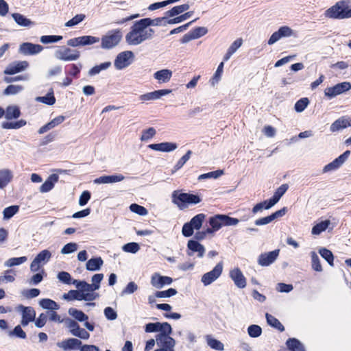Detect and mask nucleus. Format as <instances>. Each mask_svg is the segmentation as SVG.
<instances>
[{
    "label": "nucleus",
    "mask_w": 351,
    "mask_h": 351,
    "mask_svg": "<svg viewBox=\"0 0 351 351\" xmlns=\"http://www.w3.org/2000/svg\"><path fill=\"white\" fill-rule=\"evenodd\" d=\"M19 308L22 311L21 324L23 326H27L30 322L35 319L36 312L33 308L20 306Z\"/></svg>",
    "instance_id": "nucleus-27"
},
{
    "label": "nucleus",
    "mask_w": 351,
    "mask_h": 351,
    "mask_svg": "<svg viewBox=\"0 0 351 351\" xmlns=\"http://www.w3.org/2000/svg\"><path fill=\"white\" fill-rule=\"evenodd\" d=\"M12 16L14 21L20 26L29 27L34 25V22H32L30 19L26 18L21 14L14 13L12 14Z\"/></svg>",
    "instance_id": "nucleus-39"
},
{
    "label": "nucleus",
    "mask_w": 351,
    "mask_h": 351,
    "mask_svg": "<svg viewBox=\"0 0 351 351\" xmlns=\"http://www.w3.org/2000/svg\"><path fill=\"white\" fill-rule=\"evenodd\" d=\"M23 90V86L21 85H9L4 90V95H16Z\"/></svg>",
    "instance_id": "nucleus-63"
},
{
    "label": "nucleus",
    "mask_w": 351,
    "mask_h": 351,
    "mask_svg": "<svg viewBox=\"0 0 351 351\" xmlns=\"http://www.w3.org/2000/svg\"><path fill=\"white\" fill-rule=\"evenodd\" d=\"M331 222L328 219L321 221L315 223L311 230V234L315 236L319 235L323 232L326 231L330 226Z\"/></svg>",
    "instance_id": "nucleus-33"
},
{
    "label": "nucleus",
    "mask_w": 351,
    "mask_h": 351,
    "mask_svg": "<svg viewBox=\"0 0 351 351\" xmlns=\"http://www.w3.org/2000/svg\"><path fill=\"white\" fill-rule=\"evenodd\" d=\"M275 204L272 203V202L270 199L263 201L262 202H260L257 204H256L252 211L254 214L261 213L263 211V209L268 210L271 208L272 206H274Z\"/></svg>",
    "instance_id": "nucleus-46"
},
{
    "label": "nucleus",
    "mask_w": 351,
    "mask_h": 351,
    "mask_svg": "<svg viewBox=\"0 0 351 351\" xmlns=\"http://www.w3.org/2000/svg\"><path fill=\"white\" fill-rule=\"evenodd\" d=\"M63 37L62 36L58 35H47V36H42L40 38V40L43 44H49L58 43L62 40Z\"/></svg>",
    "instance_id": "nucleus-59"
},
{
    "label": "nucleus",
    "mask_w": 351,
    "mask_h": 351,
    "mask_svg": "<svg viewBox=\"0 0 351 351\" xmlns=\"http://www.w3.org/2000/svg\"><path fill=\"white\" fill-rule=\"evenodd\" d=\"M247 333L250 337L253 338L258 337L262 334V329L258 325H250L247 328Z\"/></svg>",
    "instance_id": "nucleus-61"
},
{
    "label": "nucleus",
    "mask_w": 351,
    "mask_h": 351,
    "mask_svg": "<svg viewBox=\"0 0 351 351\" xmlns=\"http://www.w3.org/2000/svg\"><path fill=\"white\" fill-rule=\"evenodd\" d=\"M62 298L67 301H73V300H83V298L80 294V290H70L68 293H64Z\"/></svg>",
    "instance_id": "nucleus-50"
},
{
    "label": "nucleus",
    "mask_w": 351,
    "mask_h": 351,
    "mask_svg": "<svg viewBox=\"0 0 351 351\" xmlns=\"http://www.w3.org/2000/svg\"><path fill=\"white\" fill-rule=\"evenodd\" d=\"M265 316L267 319V322L269 326L278 329L281 332L284 331L285 328L282 326V324L279 322L278 319H277L275 317L269 313H266Z\"/></svg>",
    "instance_id": "nucleus-48"
},
{
    "label": "nucleus",
    "mask_w": 351,
    "mask_h": 351,
    "mask_svg": "<svg viewBox=\"0 0 351 351\" xmlns=\"http://www.w3.org/2000/svg\"><path fill=\"white\" fill-rule=\"evenodd\" d=\"M223 62H221L219 64L213 77L210 80V83L213 86H215L220 81L222 73H223Z\"/></svg>",
    "instance_id": "nucleus-54"
},
{
    "label": "nucleus",
    "mask_w": 351,
    "mask_h": 351,
    "mask_svg": "<svg viewBox=\"0 0 351 351\" xmlns=\"http://www.w3.org/2000/svg\"><path fill=\"white\" fill-rule=\"evenodd\" d=\"M229 276L237 287L243 289L246 287V278L239 267L232 269L229 272Z\"/></svg>",
    "instance_id": "nucleus-16"
},
{
    "label": "nucleus",
    "mask_w": 351,
    "mask_h": 351,
    "mask_svg": "<svg viewBox=\"0 0 351 351\" xmlns=\"http://www.w3.org/2000/svg\"><path fill=\"white\" fill-rule=\"evenodd\" d=\"M122 250L125 252L135 254L139 251L140 246L137 243L131 242L123 245Z\"/></svg>",
    "instance_id": "nucleus-60"
},
{
    "label": "nucleus",
    "mask_w": 351,
    "mask_h": 351,
    "mask_svg": "<svg viewBox=\"0 0 351 351\" xmlns=\"http://www.w3.org/2000/svg\"><path fill=\"white\" fill-rule=\"evenodd\" d=\"M280 250H275L271 252L261 254L258 258V263L263 267L272 264L278 258Z\"/></svg>",
    "instance_id": "nucleus-20"
},
{
    "label": "nucleus",
    "mask_w": 351,
    "mask_h": 351,
    "mask_svg": "<svg viewBox=\"0 0 351 351\" xmlns=\"http://www.w3.org/2000/svg\"><path fill=\"white\" fill-rule=\"evenodd\" d=\"M104 262L101 257L93 258L89 259L86 264V268L88 271L99 270Z\"/></svg>",
    "instance_id": "nucleus-38"
},
{
    "label": "nucleus",
    "mask_w": 351,
    "mask_h": 351,
    "mask_svg": "<svg viewBox=\"0 0 351 351\" xmlns=\"http://www.w3.org/2000/svg\"><path fill=\"white\" fill-rule=\"evenodd\" d=\"M205 218L206 215L203 213L194 216L189 222L184 224L182 229V234L186 237L193 235L194 230H198L201 228Z\"/></svg>",
    "instance_id": "nucleus-7"
},
{
    "label": "nucleus",
    "mask_w": 351,
    "mask_h": 351,
    "mask_svg": "<svg viewBox=\"0 0 351 351\" xmlns=\"http://www.w3.org/2000/svg\"><path fill=\"white\" fill-rule=\"evenodd\" d=\"M326 18L346 19L351 18V0H340L324 12Z\"/></svg>",
    "instance_id": "nucleus-2"
},
{
    "label": "nucleus",
    "mask_w": 351,
    "mask_h": 351,
    "mask_svg": "<svg viewBox=\"0 0 351 351\" xmlns=\"http://www.w3.org/2000/svg\"><path fill=\"white\" fill-rule=\"evenodd\" d=\"M142 19L147 28H150L149 27L150 26L162 25H163V23H162L163 22L165 23H167V21L168 20L167 16H163V17L156 18L154 19H152L150 18H145V19Z\"/></svg>",
    "instance_id": "nucleus-41"
},
{
    "label": "nucleus",
    "mask_w": 351,
    "mask_h": 351,
    "mask_svg": "<svg viewBox=\"0 0 351 351\" xmlns=\"http://www.w3.org/2000/svg\"><path fill=\"white\" fill-rule=\"evenodd\" d=\"M286 344L290 351H305L304 346L295 338L288 339Z\"/></svg>",
    "instance_id": "nucleus-45"
},
{
    "label": "nucleus",
    "mask_w": 351,
    "mask_h": 351,
    "mask_svg": "<svg viewBox=\"0 0 351 351\" xmlns=\"http://www.w3.org/2000/svg\"><path fill=\"white\" fill-rule=\"evenodd\" d=\"M311 266L313 269H314L316 271L321 272L322 271V266L320 263V261L319 258V256L315 252H311Z\"/></svg>",
    "instance_id": "nucleus-56"
},
{
    "label": "nucleus",
    "mask_w": 351,
    "mask_h": 351,
    "mask_svg": "<svg viewBox=\"0 0 351 351\" xmlns=\"http://www.w3.org/2000/svg\"><path fill=\"white\" fill-rule=\"evenodd\" d=\"M171 327V326L167 322H155L147 324L145 326V330L146 332H156L163 333L167 332V330Z\"/></svg>",
    "instance_id": "nucleus-23"
},
{
    "label": "nucleus",
    "mask_w": 351,
    "mask_h": 351,
    "mask_svg": "<svg viewBox=\"0 0 351 351\" xmlns=\"http://www.w3.org/2000/svg\"><path fill=\"white\" fill-rule=\"evenodd\" d=\"M288 188L289 186L287 184H282L276 189L273 197L269 199L272 202V203L276 204L282 197V195L286 193Z\"/></svg>",
    "instance_id": "nucleus-47"
},
{
    "label": "nucleus",
    "mask_w": 351,
    "mask_h": 351,
    "mask_svg": "<svg viewBox=\"0 0 351 351\" xmlns=\"http://www.w3.org/2000/svg\"><path fill=\"white\" fill-rule=\"evenodd\" d=\"M122 37V32L119 29L108 31L101 38V47L104 49H112L118 45Z\"/></svg>",
    "instance_id": "nucleus-5"
},
{
    "label": "nucleus",
    "mask_w": 351,
    "mask_h": 351,
    "mask_svg": "<svg viewBox=\"0 0 351 351\" xmlns=\"http://www.w3.org/2000/svg\"><path fill=\"white\" fill-rule=\"evenodd\" d=\"M287 211V208L284 207L282 209L272 213L271 215L256 219L254 221V223L256 226H258L267 225L272 222L274 220L284 216L286 214Z\"/></svg>",
    "instance_id": "nucleus-21"
},
{
    "label": "nucleus",
    "mask_w": 351,
    "mask_h": 351,
    "mask_svg": "<svg viewBox=\"0 0 351 351\" xmlns=\"http://www.w3.org/2000/svg\"><path fill=\"white\" fill-rule=\"evenodd\" d=\"M192 154V152L189 150L174 165L173 168L171 170V173H174L180 169H181L184 164L190 159L191 156Z\"/></svg>",
    "instance_id": "nucleus-49"
},
{
    "label": "nucleus",
    "mask_w": 351,
    "mask_h": 351,
    "mask_svg": "<svg viewBox=\"0 0 351 351\" xmlns=\"http://www.w3.org/2000/svg\"><path fill=\"white\" fill-rule=\"evenodd\" d=\"M54 57L61 61H75L80 57V53L77 50L61 46L54 51Z\"/></svg>",
    "instance_id": "nucleus-8"
},
{
    "label": "nucleus",
    "mask_w": 351,
    "mask_h": 351,
    "mask_svg": "<svg viewBox=\"0 0 351 351\" xmlns=\"http://www.w3.org/2000/svg\"><path fill=\"white\" fill-rule=\"evenodd\" d=\"M110 66V62H106L99 65H96L89 70L88 75L90 76L95 75L99 73L101 71L108 69Z\"/></svg>",
    "instance_id": "nucleus-51"
},
{
    "label": "nucleus",
    "mask_w": 351,
    "mask_h": 351,
    "mask_svg": "<svg viewBox=\"0 0 351 351\" xmlns=\"http://www.w3.org/2000/svg\"><path fill=\"white\" fill-rule=\"evenodd\" d=\"M36 101L51 106L55 104L56 98L53 90H51L46 96L37 97Z\"/></svg>",
    "instance_id": "nucleus-52"
},
{
    "label": "nucleus",
    "mask_w": 351,
    "mask_h": 351,
    "mask_svg": "<svg viewBox=\"0 0 351 351\" xmlns=\"http://www.w3.org/2000/svg\"><path fill=\"white\" fill-rule=\"evenodd\" d=\"M207 345L212 349L223 351L224 350V345L220 341L213 338L211 335H208L205 337Z\"/></svg>",
    "instance_id": "nucleus-37"
},
{
    "label": "nucleus",
    "mask_w": 351,
    "mask_h": 351,
    "mask_svg": "<svg viewBox=\"0 0 351 351\" xmlns=\"http://www.w3.org/2000/svg\"><path fill=\"white\" fill-rule=\"evenodd\" d=\"M4 115L8 120L17 119L21 116V111L17 106L11 105L6 108Z\"/></svg>",
    "instance_id": "nucleus-36"
},
{
    "label": "nucleus",
    "mask_w": 351,
    "mask_h": 351,
    "mask_svg": "<svg viewBox=\"0 0 351 351\" xmlns=\"http://www.w3.org/2000/svg\"><path fill=\"white\" fill-rule=\"evenodd\" d=\"M156 133V130L154 128H149L142 132L140 139L141 141H147L152 138Z\"/></svg>",
    "instance_id": "nucleus-62"
},
{
    "label": "nucleus",
    "mask_w": 351,
    "mask_h": 351,
    "mask_svg": "<svg viewBox=\"0 0 351 351\" xmlns=\"http://www.w3.org/2000/svg\"><path fill=\"white\" fill-rule=\"evenodd\" d=\"M77 289L80 290L83 300L91 302L97 299L99 295L95 292V290L85 281L74 280L72 282Z\"/></svg>",
    "instance_id": "nucleus-6"
},
{
    "label": "nucleus",
    "mask_w": 351,
    "mask_h": 351,
    "mask_svg": "<svg viewBox=\"0 0 351 351\" xmlns=\"http://www.w3.org/2000/svg\"><path fill=\"white\" fill-rule=\"evenodd\" d=\"M64 350H74L82 347V341L76 338H69L61 343Z\"/></svg>",
    "instance_id": "nucleus-35"
},
{
    "label": "nucleus",
    "mask_w": 351,
    "mask_h": 351,
    "mask_svg": "<svg viewBox=\"0 0 351 351\" xmlns=\"http://www.w3.org/2000/svg\"><path fill=\"white\" fill-rule=\"evenodd\" d=\"M154 30L147 28L143 19L135 21L125 35V41L129 45L136 46L151 39Z\"/></svg>",
    "instance_id": "nucleus-1"
},
{
    "label": "nucleus",
    "mask_w": 351,
    "mask_h": 351,
    "mask_svg": "<svg viewBox=\"0 0 351 351\" xmlns=\"http://www.w3.org/2000/svg\"><path fill=\"white\" fill-rule=\"evenodd\" d=\"M209 223L214 230H219L223 224V215H217L209 219Z\"/></svg>",
    "instance_id": "nucleus-42"
},
{
    "label": "nucleus",
    "mask_w": 351,
    "mask_h": 351,
    "mask_svg": "<svg viewBox=\"0 0 351 351\" xmlns=\"http://www.w3.org/2000/svg\"><path fill=\"white\" fill-rule=\"evenodd\" d=\"M19 210V206L16 205L10 206L5 208L3 211V219H9L12 217L15 214H16Z\"/></svg>",
    "instance_id": "nucleus-57"
},
{
    "label": "nucleus",
    "mask_w": 351,
    "mask_h": 351,
    "mask_svg": "<svg viewBox=\"0 0 351 351\" xmlns=\"http://www.w3.org/2000/svg\"><path fill=\"white\" fill-rule=\"evenodd\" d=\"M59 176L57 174L50 175L40 187V192L45 193L50 191L58 182Z\"/></svg>",
    "instance_id": "nucleus-30"
},
{
    "label": "nucleus",
    "mask_w": 351,
    "mask_h": 351,
    "mask_svg": "<svg viewBox=\"0 0 351 351\" xmlns=\"http://www.w3.org/2000/svg\"><path fill=\"white\" fill-rule=\"evenodd\" d=\"M243 40L241 38H237L228 48L223 60L228 61L232 56L242 46Z\"/></svg>",
    "instance_id": "nucleus-31"
},
{
    "label": "nucleus",
    "mask_w": 351,
    "mask_h": 351,
    "mask_svg": "<svg viewBox=\"0 0 351 351\" xmlns=\"http://www.w3.org/2000/svg\"><path fill=\"white\" fill-rule=\"evenodd\" d=\"M134 57V53L131 51H125L119 53L114 60V65L118 70H121L128 66Z\"/></svg>",
    "instance_id": "nucleus-14"
},
{
    "label": "nucleus",
    "mask_w": 351,
    "mask_h": 351,
    "mask_svg": "<svg viewBox=\"0 0 351 351\" xmlns=\"http://www.w3.org/2000/svg\"><path fill=\"white\" fill-rule=\"evenodd\" d=\"M130 209L132 212L141 216H145L148 213L147 210L145 207L136 204H132L130 206Z\"/></svg>",
    "instance_id": "nucleus-64"
},
{
    "label": "nucleus",
    "mask_w": 351,
    "mask_h": 351,
    "mask_svg": "<svg viewBox=\"0 0 351 351\" xmlns=\"http://www.w3.org/2000/svg\"><path fill=\"white\" fill-rule=\"evenodd\" d=\"M64 326L68 328L69 332L75 337L80 339L87 340L90 337L89 332L84 328H81L77 322L71 319L66 318L64 322Z\"/></svg>",
    "instance_id": "nucleus-9"
},
{
    "label": "nucleus",
    "mask_w": 351,
    "mask_h": 351,
    "mask_svg": "<svg viewBox=\"0 0 351 351\" xmlns=\"http://www.w3.org/2000/svg\"><path fill=\"white\" fill-rule=\"evenodd\" d=\"M12 178V172L10 169H0V189L5 188L11 182Z\"/></svg>",
    "instance_id": "nucleus-34"
},
{
    "label": "nucleus",
    "mask_w": 351,
    "mask_h": 351,
    "mask_svg": "<svg viewBox=\"0 0 351 351\" xmlns=\"http://www.w3.org/2000/svg\"><path fill=\"white\" fill-rule=\"evenodd\" d=\"M295 32L289 26H282L278 31L274 32L268 40V45H271L276 43L282 38L295 36Z\"/></svg>",
    "instance_id": "nucleus-13"
},
{
    "label": "nucleus",
    "mask_w": 351,
    "mask_h": 351,
    "mask_svg": "<svg viewBox=\"0 0 351 351\" xmlns=\"http://www.w3.org/2000/svg\"><path fill=\"white\" fill-rule=\"evenodd\" d=\"M190 6L189 4H182L180 5H177L171 8L170 10L167 11L165 12V15L167 17H173L188 10Z\"/></svg>",
    "instance_id": "nucleus-40"
},
{
    "label": "nucleus",
    "mask_w": 351,
    "mask_h": 351,
    "mask_svg": "<svg viewBox=\"0 0 351 351\" xmlns=\"http://www.w3.org/2000/svg\"><path fill=\"white\" fill-rule=\"evenodd\" d=\"M65 120V117L62 115H60L52 119L51 121L48 122L43 126L39 128L38 132L39 134H43L47 131L56 128V126L60 125Z\"/></svg>",
    "instance_id": "nucleus-28"
},
{
    "label": "nucleus",
    "mask_w": 351,
    "mask_h": 351,
    "mask_svg": "<svg viewBox=\"0 0 351 351\" xmlns=\"http://www.w3.org/2000/svg\"><path fill=\"white\" fill-rule=\"evenodd\" d=\"M39 305L44 309L54 311L58 310L60 306L53 300L48 298L42 299L39 301Z\"/></svg>",
    "instance_id": "nucleus-43"
},
{
    "label": "nucleus",
    "mask_w": 351,
    "mask_h": 351,
    "mask_svg": "<svg viewBox=\"0 0 351 351\" xmlns=\"http://www.w3.org/2000/svg\"><path fill=\"white\" fill-rule=\"evenodd\" d=\"M68 313L69 315L72 316L75 319L80 322L87 321L88 319V317L83 311L75 308H70Z\"/></svg>",
    "instance_id": "nucleus-44"
},
{
    "label": "nucleus",
    "mask_w": 351,
    "mask_h": 351,
    "mask_svg": "<svg viewBox=\"0 0 351 351\" xmlns=\"http://www.w3.org/2000/svg\"><path fill=\"white\" fill-rule=\"evenodd\" d=\"M51 253L48 250H42L39 252L30 265V269L35 272L45 265L51 258Z\"/></svg>",
    "instance_id": "nucleus-12"
},
{
    "label": "nucleus",
    "mask_w": 351,
    "mask_h": 351,
    "mask_svg": "<svg viewBox=\"0 0 351 351\" xmlns=\"http://www.w3.org/2000/svg\"><path fill=\"white\" fill-rule=\"evenodd\" d=\"M148 147L154 151L171 152L178 148V145L177 143L173 142H162L160 143L150 144L148 145Z\"/></svg>",
    "instance_id": "nucleus-24"
},
{
    "label": "nucleus",
    "mask_w": 351,
    "mask_h": 351,
    "mask_svg": "<svg viewBox=\"0 0 351 351\" xmlns=\"http://www.w3.org/2000/svg\"><path fill=\"white\" fill-rule=\"evenodd\" d=\"M172 92L171 89H160L152 92L147 93L139 96V99L142 101H154L160 99L162 97L170 94Z\"/></svg>",
    "instance_id": "nucleus-17"
},
{
    "label": "nucleus",
    "mask_w": 351,
    "mask_h": 351,
    "mask_svg": "<svg viewBox=\"0 0 351 351\" xmlns=\"http://www.w3.org/2000/svg\"><path fill=\"white\" fill-rule=\"evenodd\" d=\"M172 202L180 209L186 208L189 205L197 204L202 202V197L199 195L182 193L176 190L171 194Z\"/></svg>",
    "instance_id": "nucleus-3"
},
{
    "label": "nucleus",
    "mask_w": 351,
    "mask_h": 351,
    "mask_svg": "<svg viewBox=\"0 0 351 351\" xmlns=\"http://www.w3.org/2000/svg\"><path fill=\"white\" fill-rule=\"evenodd\" d=\"M43 50V47L38 44L32 43H23L20 45L19 52L24 56H34L40 53Z\"/></svg>",
    "instance_id": "nucleus-15"
},
{
    "label": "nucleus",
    "mask_w": 351,
    "mask_h": 351,
    "mask_svg": "<svg viewBox=\"0 0 351 351\" xmlns=\"http://www.w3.org/2000/svg\"><path fill=\"white\" fill-rule=\"evenodd\" d=\"M350 89L351 84L348 82H343L333 86L327 87L324 90V95L328 99H332L339 95L350 90Z\"/></svg>",
    "instance_id": "nucleus-10"
},
{
    "label": "nucleus",
    "mask_w": 351,
    "mask_h": 351,
    "mask_svg": "<svg viewBox=\"0 0 351 351\" xmlns=\"http://www.w3.org/2000/svg\"><path fill=\"white\" fill-rule=\"evenodd\" d=\"M348 127H349L348 117L343 116L331 124L330 130L332 132H335Z\"/></svg>",
    "instance_id": "nucleus-32"
},
{
    "label": "nucleus",
    "mask_w": 351,
    "mask_h": 351,
    "mask_svg": "<svg viewBox=\"0 0 351 351\" xmlns=\"http://www.w3.org/2000/svg\"><path fill=\"white\" fill-rule=\"evenodd\" d=\"M319 253L330 266H333L334 256L330 250L322 247L319 250Z\"/></svg>",
    "instance_id": "nucleus-55"
},
{
    "label": "nucleus",
    "mask_w": 351,
    "mask_h": 351,
    "mask_svg": "<svg viewBox=\"0 0 351 351\" xmlns=\"http://www.w3.org/2000/svg\"><path fill=\"white\" fill-rule=\"evenodd\" d=\"M172 75V71L164 69L155 72L154 73V78L157 80L159 84H165L171 80Z\"/></svg>",
    "instance_id": "nucleus-29"
},
{
    "label": "nucleus",
    "mask_w": 351,
    "mask_h": 351,
    "mask_svg": "<svg viewBox=\"0 0 351 351\" xmlns=\"http://www.w3.org/2000/svg\"><path fill=\"white\" fill-rule=\"evenodd\" d=\"M27 260V258L26 256L11 258L5 262L4 265L8 267H12L14 266L21 265L26 262Z\"/></svg>",
    "instance_id": "nucleus-53"
},
{
    "label": "nucleus",
    "mask_w": 351,
    "mask_h": 351,
    "mask_svg": "<svg viewBox=\"0 0 351 351\" xmlns=\"http://www.w3.org/2000/svg\"><path fill=\"white\" fill-rule=\"evenodd\" d=\"M29 66L27 61H15L10 64L5 69L6 75H14L26 70Z\"/></svg>",
    "instance_id": "nucleus-18"
},
{
    "label": "nucleus",
    "mask_w": 351,
    "mask_h": 351,
    "mask_svg": "<svg viewBox=\"0 0 351 351\" xmlns=\"http://www.w3.org/2000/svg\"><path fill=\"white\" fill-rule=\"evenodd\" d=\"M187 247L189 250L188 255L189 256H193L195 252H197V256L199 258H202L206 252L204 245L194 240H189L188 241Z\"/></svg>",
    "instance_id": "nucleus-26"
},
{
    "label": "nucleus",
    "mask_w": 351,
    "mask_h": 351,
    "mask_svg": "<svg viewBox=\"0 0 351 351\" xmlns=\"http://www.w3.org/2000/svg\"><path fill=\"white\" fill-rule=\"evenodd\" d=\"M350 151H346L343 154L340 155L338 158L335 159L332 162H330L329 164L326 165L324 167V172H328L330 171H334L339 168L348 158L350 156Z\"/></svg>",
    "instance_id": "nucleus-19"
},
{
    "label": "nucleus",
    "mask_w": 351,
    "mask_h": 351,
    "mask_svg": "<svg viewBox=\"0 0 351 351\" xmlns=\"http://www.w3.org/2000/svg\"><path fill=\"white\" fill-rule=\"evenodd\" d=\"M173 279L169 276H162L158 273H155L152 276L151 284L156 289H161L165 285H169L172 283Z\"/></svg>",
    "instance_id": "nucleus-22"
},
{
    "label": "nucleus",
    "mask_w": 351,
    "mask_h": 351,
    "mask_svg": "<svg viewBox=\"0 0 351 351\" xmlns=\"http://www.w3.org/2000/svg\"><path fill=\"white\" fill-rule=\"evenodd\" d=\"M124 179L125 176L120 173L110 176H102L94 180V183L97 184H113L121 182Z\"/></svg>",
    "instance_id": "nucleus-25"
},
{
    "label": "nucleus",
    "mask_w": 351,
    "mask_h": 351,
    "mask_svg": "<svg viewBox=\"0 0 351 351\" xmlns=\"http://www.w3.org/2000/svg\"><path fill=\"white\" fill-rule=\"evenodd\" d=\"M223 271V263H217L210 271L204 274L201 278V282L204 286H208L218 279Z\"/></svg>",
    "instance_id": "nucleus-11"
},
{
    "label": "nucleus",
    "mask_w": 351,
    "mask_h": 351,
    "mask_svg": "<svg viewBox=\"0 0 351 351\" xmlns=\"http://www.w3.org/2000/svg\"><path fill=\"white\" fill-rule=\"evenodd\" d=\"M167 331V332L158 333L156 335L158 348L154 351H175L176 340L170 336L172 333V328L169 327Z\"/></svg>",
    "instance_id": "nucleus-4"
},
{
    "label": "nucleus",
    "mask_w": 351,
    "mask_h": 351,
    "mask_svg": "<svg viewBox=\"0 0 351 351\" xmlns=\"http://www.w3.org/2000/svg\"><path fill=\"white\" fill-rule=\"evenodd\" d=\"M223 174V170H217L215 171H210L206 173H203L199 176L198 180H202L205 179H217Z\"/></svg>",
    "instance_id": "nucleus-58"
}]
</instances>
